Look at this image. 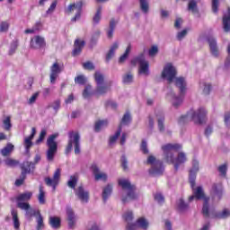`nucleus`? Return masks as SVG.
I'll return each mask as SVG.
<instances>
[{"label":"nucleus","instance_id":"4d7b16f0","mask_svg":"<svg viewBox=\"0 0 230 230\" xmlns=\"http://www.w3.org/2000/svg\"><path fill=\"white\" fill-rule=\"evenodd\" d=\"M47 134H48V131L46 129H41V131L40 133V137L36 140V145H40V143H42V141H44Z\"/></svg>","mask_w":230,"mask_h":230},{"label":"nucleus","instance_id":"052dcab7","mask_svg":"<svg viewBox=\"0 0 230 230\" xmlns=\"http://www.w3.org/2000/svg\"><path fill=\"white\" fill-rule=\"evenodd\" d=\"M18 46L19 43L17 40L13 41L9 49V55H13V53H15L17 50Z\"/></svg>","mask_w":230,"mask_h":230},{"label":"nucleus","instance_id":"4be33fe9","mask_svg":"<svg viewBox=\"0 0 230 230\" xmlns=\"http://www.w3.org/2000/svg\"><path fill=\"white\" fill-rule=\"evenodd\" d=\"M85 46V41L82 40H75L74 43V50L72 52L73 57H78L82 53V49Z\"/></svg>","mask_w":230,"mask_h":230},{"label":"nucleus","instance_id":"a18cd8bd","mask_svg":"<svg viewBox=\"0 0 230 230\" xmlns=\"http://www.w3.org/2000/svg\"><path fill=\"white\" fill-rule=\"evenodd\" d=\"M157 121H158V128L160 132L164 131V115L161 114L160 116H157Z\"/></svg>","mask_w":230,"mask_h":230},{"label":"nucleus","instance_id":"a878e982","mask_svg":"<svg viewBox=\"0 0 230 230\" xmlns=\"http://www.w3.org/2000/svg\"><path fill=\"white\" fill-rule=\"evenodd\" d=\"M111 86L107 84H99L96 86L95 94H98V96H104V94H107V93H110Z\"/></svg>","mask_w":230,"mask_h":230},{"label":"nucleus","instance_id":"3c124183","mask_svg":"<svg viewBox=\"0 0 230 230\" xmlns=\"http://www.w3.org/2000/svg\"><path fill=\"white\" fill-rule=\"evenodd\" d=\"M3 124H4V130H10V128H12V119L10 116H7L4 120H3Z\"/></svg>","mask_w":230,"mask_h":230},{"label":"nucleus","instance_id":"39448f33","mask_svg":"<svg viewBox=\"0 0 230 230\" xmlns=\"http://www.w3.org/2000/svg\"><path fill=\"white\" fill-rule=\"evenodd\" d=\"M119 186H121L122 190H127V195L122 196L121 201L123 204H128L130 200H137V194H136V185L130 184L128 180H119Z\"/></svg>","mask_w":230,"mask_h":230},{"label":"nucleus","instance_id":"6e6552de","mask_svg":"<svg viewBox=\"0 0 230 230\" xmlns=\"http://www.w3.org/2000/svg\"><path fill=\"white\" fill-rule=\"evenodd\" d=\"M146 164H151V169L149 170L150 175H163L164 167L163 166V162L161 160H157L155 159V156L150 155L147 158Z\"/></svg>","mask_w":230,"mask_h":230},{"label":"nucleus","instance_id":"ea45409f","mask_svg":"<svg viewBox=\"0 0 230 230\" xmlns=\"http://www.w3.org/2000/svg\"><path fill=\"white\" fill-rule=\"evenodd\" d=\"M38 200L40 204H46V192L44 191V187L40 186V193L38 195Z\"/></svg>","mask_w":230,"mask_h":230},{"label":"nucleus","instance_id":"f3484780","mask_svg":"<svg viewBox=\"0 0 230 230\" xmlns=\"http://www.w3.org/2000/svg\"><path fill=\"white\" fill-rule=\"evenodd\" d=\"M60 73H62V67H60L58 62L54 63L50 66V84H53L57 82V78H58Z\"/></svg>","mask_w":230,"mask_h":230},{"label":"nucleus","instance_id":"473e14b6","mask_svg":"<svg viewBox=\"0 0 230 230\" xmlns=\"http://www.w3.org/2000/svg\"><path fill=\"white\" fill-rule=\"evenodd\" d=\"M33 196V193L31 192H24L20 194L16 200L17 202H28V200H31V197Z\"/></svg>","mask_w":230,"mask_h":230},{"label":"nucleus","instance_id":"0eeeda50","mask_svg":"<svg viewBox=\"0 0 230 230\" xmlns=\"http://www.w3.org/2000/svg\"><path fill=\"white\" fill-rule=\"evenodd\" d=\"M57 137H58V133L50 135L47 138V160L53 161L55 159V155L58 150V143H57Z\"/></svg>","mask_w":230,"mask_h":230},{"label":"nucleus","instance_id":"c9c22d12","mask_svg":"<svg viewBox=\"0 0 230 230\" xmlns=\"http://www.w3.org/2000/svg\"><path fill=\"white\" fill-rule=\"evenodd\" d=\"M13 145L8 143L6 145L5 147H4L2 150H1V155L4 156V157H6L8 155H10L12 154V152H13Z\"/></svg>","mask_w":230,"mask_h":230},{"label":"nucleus","instance_id":"79ce46f5","mask_svg":"<svg viewBox=\"0 0 230 230\" xmlns=\"http://www.w3.org/2000/svg\"><path fill=\"white\" fill-rule=\"evenodd\" d=\"M33 138L31 137H27L24 138L23 146H25V151L30 152V148L33 146V142L31 141Z\"/></svg>","mask_w":230,"mask_h":230},{"label":"nucleus","instance_id":"ddd939ff","mask_svg":"<svg viewBox=\"0 0 230 230\" xmlns=\"http://www.w3.org/2000/svg\"><path fill=\"white\" fill-rule=\"evenodd\" d=\"M58 181H60V169H57L54 172L53 178L46 177L45 184L53 188V191L57 190V186H58Z\"/></svg>","mask_w":230,"mask_h":230},{"label":"nucleus","instance_id":"6e6d98bb","mask_svg":"<svg viewBox=\"0 0 230 230\" xmlns=\"http://www.w3.org/2000/svg\"><path fill=\"white\" fill-rule=\"evenodd\" d=\"M40 26H42V24L40 23V22H38L32 29L25 30V33H35L36 31H39V30H40Z\"/></svg>","mask_w":230,"mask_h":230},{"label":"nucleus","instance_id":"423d86ee","mask_svg":"<svg viewBox=\"0 0 230 230\" xmlns=\"http://www.w3.org/2000/svg\"><path fill=\"white\" fill-rule=\"evenodd\" d=\"M75 149V154L78 155L80 154V133L75 131L68 132V144L65 150V154H69L71 150Z\"/></svg>","mask_w":230,"mask_h":230},{"label":"nucleus","instance_id":"f704fd0d","mask_svg":"<svg viewBox=\"0 0 230 230\" xmlns=\"http://www.w3.org/2000/svg\"><path fill=\"white\" fill-rule=\"evenodd\" d=\"M132 49V46L128 45L124 52L123 55H121L119 58V64H125V62L127 61V58H128V55H130V51Z\"/></svg>","mask_w":230,"mask_h":230},{"label":"nucleus","instance_id":"13d9d810","mask_svg":"<svg viewBox=\"0 0 230 230\" xmlns=\"http://www.w3.org/2000/svg\"><path fill=\"white\" fill-rule=\"evenodd\" d=\"M26 174H24V172H22L20 178L15 181V186H22V184H24Z\"/></svg>","mask_w":230,"mask_h":230},{"label":"nucleus","instance_id":"e2e57ef3","mask_svg":"<svg viewBox=\"0 0 230 230\" xmlns=\"http://www.w3.org/2000/svg\"><path fill=\"white\" fill-rule=\"evenodd\" d=\"M218 172L223 175V177H226L227 175V164H224L218 167Z\"/></svg>","mask_w":230,"mask_h":230},{"label":"nucleus","instance_id":"49530a36","mask_svg":"<svg viewBox=\"0 0 230 230\" xmlns=\"http://www.w3.org/2000/svg\"><path fill=\"white\" fill-rule=\"evenodd\" d=\"M47 109H53L55 111V114H57V112H58V111L60 110V101L58 100L49 104L47 106Z\"/></svg>","mask_w":230,"mask_h":230},{"label":"nucleus","instance_id":"09e8293b","mask_svg":"<svg viewBox=\"0 0 230 230\" xmlns=\"http://www.w3.org/2000/svg\"><path fill=\"white\" fill-rule=\"evenodd\" d=\"M177 208L180 211H186L188 209V204H186V202H184V199H180L177 201Z\"/></svg>","mask_w":230,"mask_h":230},{"label":"nucleus","instance_id":"2f4dec72","mask_svg":"<svg viewBox=\"0 0 230 230\" xmlns=\"http://www.w3.org/2000/svg\"><path fill=\"white\" fill-rule=\"evenodd\" d=\"M139 8L144 13L150 12V3L148 0H139Z\"/></svg>","mask_w":230,"mask_h":230},{"label":"nucleus","instance_id":"69168bd1","mask_svg":"<svg viewBox=\"0 0 230 230\" xmlns=\"http://www.w3.org/2000/svg\"><path fill=\"white\" fill-rule=\"evenodd\" d=\"M140 150L143 152V154L146 155L148 154V144L146 142V140H142Z\"/></svg>","mask_w":230,"mask_h":230},{"label":"nucleus","instance_id":"393cba45","mask_svg":"<svg viewBox=\"0 0 230 230\" xmlns=\"http://www.w3.org/2000/svg\"><path fill=\"white\" fill-rule=\"evenodd\" d=\"M223 30L226 33L230 31V7H228L227 13L223 15Z\"/></svg>","mask_w":230,"mask_h":230},{"label":"nucleus","instance_id":"2eb2a0df","mask_svg":"<svg viewBox=\"0 0 230 230\" xmlns=\"http://www.w3.org/2000/svg\"><path fill=\"white\" fill-rule=\"evenodd\" d=\"M31 47L33 49H42L46 48V40L41 36H35L31 40Z\"/></svg>","mask_w":230,"mask_h":230},{"label":"nucleus","instance_id":"774afa93","mask_svg":"<svg viewBox=\"0 0 230 230\" xmlns=\"http://www.w3.org/2000/svg\"><path fill=\"white\" fill-rule=\"evenodd\" d=\"M218 6H219L218 0H212V12H213V13H218Z\"/></svg>","mask_w":230,"mask_h":230},{"label":"nucleus","instance_id":"864d4df0","mask_svg":"<svg viewBox=\"0 0 230 230\" xmlns=\"http://www.w3.org/2000/svg\"><path fill=\"white\" fill-rule=\"evenodd\" d=\"M124 219L126 222H128V225H132V220H134V214L132 213V211H128L124 214Z\"/></svg>","mask_w":230,"mask_h":230},{"label":"nucleus","instance_id":"1a4fd4ad","mask_svg":"<svg viewBox=\"0 0 230 230\" xmlns=\"http://www.w3.org/2000/svg\"><path fill=\"white\" fill-rule=\"evenodd\" d=\"M131 64L133 66H136L137 64H138L139 75H144L145 76H148L150 75V70H149L150 64L148 63V61H146V59H145V54L142 53L138 57L132 59Z\"/></svg>","mask_w":230,"mask_h":230},{"label":"nucleus","instance_id":"4468645a","mask_svg":"<svg viewBox=\"0 0 230 230\" xmlns=\"http://www.w3.org/2000/svg\"><path fill=\"white\" fill-rule=\"evenodd\" d=\"M199 163L197 159H193L192 168L190 170V176H189V181L192 188L193 186H195V181L197 179V173H199Z\"/></svg>","mask_w":230,"mask_h":230},{"label":"nucleus","instance_id":"338daca9","mask_svg":"<svg viewBox=\"0 0 230 230\" xmlns=\"http://www.w3.org/2000/svg\"><path fill=\"white\" fill-rule=\"evenodd\" d=\"M159 53V48L157 46H153L148 51L149 57H155V55Z\"/></svg>","mask_w":230,"mask_h":230},{"label":"nucleus","instance_id":"20e7f679","mask_svg":"<svg viewBox=\"0 0 230 230\" xmlns=\"http://www.w3.org/2000/svg\"><path fill=\"white\" fill-rule=\"evenodd\" d=\"M193 190V195L189 198L190 202L197 199V200H200L203 199L204 203H203V208H202V213L204 217L208 218L209 217V198L206 197L204 195V190L202 187H198L195 189V185L192 187Z\"/></svg>","mask_w":230,"mask_h":230},{"label":"nucleus","instance_id":"c85d7f7f","mask_svg":"<svg viewBox=\"0 0 230 230\" xmlns=\"http://www.w3.org/2000/svg\"><path fill=\"white\" fill-rule=\"evenodd\" d=\"M94 81L96 83V85H103L105 84V75L102 73L97 71L93 75Z\"/></svg>","mask_w":230,"mask_h":230},{"label":"nucleus","instance_id":"a19ab883","mask_svg":"<svg viewBox=\"0 0 230 230\" xmlns=\"http://www.w3.org/2000/svg\"><path fill=\"white\" fill-rule=\"evenodd\" d=\"M76 184H78V177L76 175L70 176V179L67 181L68 188L75 190V188H76Z\"/></svg>","mask_w":230,"mask_h":230},{"label":"nucleus","instance_id":"aec40b11","mask_svg":"<svg viewBox=\"0 0 230 230\" xmlns=\"http://www.w3.org/2000/svg\"><path fill=\"white\" fill-rule=\"evenodd\" d=\"M66 215H67L69 229H75V226H76V216L75 215L73 208H71L70 207H67Z\"/></svg>","mask_w":230,"mask_h":230},{"label":"nucleus","instance_id":"0e129e2a","mask_svg":"<svg viewBox=\"0 0 230 230\" xmlns=\"http://www.w3.org/2000/svg\"><path fill=\"white\" fill-rule=\"evenodd\" d=\"M58 1L57 0H54L52 2V4H50L49 8L47 10L46 13L48 15H49V13H53V12H55L56 8H57V4H58Z\"/></svg>","mask_w":230,"mask_h":230},{"label":"nucleus","instance_id":"72a5a7b5","mask_svg":"<svg viewBox=\"0 0 230 230\" xmlns=\"http://www.w3.org/2000/svg\"><path fill=\"white\" fill-rule=\"evenodd\" d=\"M11 215L13 217V227L18 230L21 227V222L19 221V216L17 214V210L13 209L11 211Z\"/></svg>","mask_w":230,"mask_h":230},{"label":"nucleus","instance_id":"c756f323","mask_svg":"<svg viewBox=\"0 0 230 230\" xmlns=\"http://www.w3.org/2000/svg\"><path fill=\"white\" fill-rule=\"evenodd\" d=\"M49 224L52 229H60V217H50L49 219Z\"/></svg>","mask_w":230,"mask_h":230},{"label":"nucleus","instance_id":"cd10ccee","mask_svg":"<svg viewBox=\"0 0 230 230\" xmlns=\"http://www.w3.org/2000/svg\"><path fill=\"white\" fill-rule=\"evenodd\" d=\"M134 225L137 226V227H140V229H144V230L148 229V226H149L148 221L145 217H140L137 220L136 223L131 224V226H134Z\"/></svg>","mask_w":230,"mask_h":230},{"label":"nucleus","instance_id":"bb28decb","mask_svg":"<svg viewBox=\"0 0 230 230\" xmlns=\"http://www.w3.org/2000/svg\"><path fill=\"white\" fill-rule=\"evenodd\" d=\"M111 195H112V184H108L102 189V200L104 203L109 200V197H111Z\"/></svg>","mask_w":230,"mask_h":230},{"label":"nucleus","instance_id":"f03ea898","mask_svg":"<svg viewBox=\"0 0 230 230\" xmlns=\"http://www.w3.org/2000/svg\"><path fill=\"white\" fill-rule=\"evenodd\" d=\"M174 85H176L180 91V96H176L175 93L173 91H171L167 94L168 100H170L172 103V106L177 109V107H180V105L182 104V98H184V94H186V78L180 76V77H174Z\"/></svg>","mask_w":230,"mask_h":230},{"label":"nucleus","instance_id":"bf43d9fd","mask_svg":"<svg viewBox=\"0 0 230 230\" xmlns=\"http://www.w3.org/2000/svg\"><path fill=\"white\" fill-rule=\"evenodd\" d=\"M75 82L79 85H84L85 82H87V79H85V76L84 75H78L75 78Z\"/></svg>","mask_w":230,"mask_h":230},{"label":"nucleus","instance_id":"603ef678","mask_svg":"<svg viewBox=\"0 0 230 230\" xmlns=\"http://www.w3.org/2000/svg\"><path fill=\"white\" fill-rule=\"evenodd\" d=\"M101 31H97L94 32L93 36L91 40V48H93V46H96V43L98 42V39H100Z\"/></svg>","mask_w":230,"mask_h":230},{"label":"nucleus","instance_id":"b1692460","mask_svg":"<svg viewBox=\"0 0 230 230\" xmlns=\"http://www.w3.org/2000/svg\"><path fill=\"white\" fill-rule=\"evenodd\" d=\"M22 173L24 175H28V173H31V170H35V164L32 162H23L21 164Z\"/></svg>","mask_w":230,"mask_h":230},{"label":"nucleus","instance_id":"7c9ffc66","mask_svg":"<svg viewBox=\"0 0 230 230\" xmlns=\"http://www.w3.org/2000/svg\"><path fill=\"white\" fill-rule=\"evenodd\" d=\"M116 24H118V22H116V20H114V18H112L110 21V28L107 31L108 39H112V37L114 35V30H116Z\"/></svg>","mask_w":230,"mask_h":230},{"label":"nucleus","instance_id":"5fc2aeb1","mask_svg":"<svg viewBox=\"0 0 230 230\" xmlns=\"http://www.w3.org/2000/svg\"><path fill=\"white\" fill-rule=\"evenodd\" d=\"M31 207V205H30V203L28 202H22V201L17 202V208H19V209H22V211H27V209H29Z\"/></svg>","mask_w":230,"mask_h":230},{"label":"nucleus","instance_id":"de8ad7c7","mask_svg":"<svg viewBox=\"0 0 230 230\" xmlns=\"http://www.w3.org/2000/svg\"><path fill=\"white\" fill-rule=\"evenodd\" d=\"M229 217H230V211L229 209H226V208L223 209L222 212H219L216 215V218H222V219L229 218Z\"/></svg>","mask_w":230,"mask_h":230},{"label":"nucleus","instance_id":"f257e3e1","mask_svg":"<svg viewBox=\"0 0 230 230\" xmlns=\"http://www.w3.org/2000/svg\"><path fill=\"white\" fill-rule=\"evenodd\" d=\"M181 148H182V146L179 144H167L162 146L164 159L166 161V163H170V164L174 165L175 172H179L181 164H184V163L188 161L186 154L183 152H180L176 158L173 157V153L179 152Z\"/></svg>","mask_w":230,"mask_h":230},{"label":"nucleus","instance_id":"8fccbe9b","mask_svg":"<svg viewBox=\"0 0 230 230\" xmlns=\"http://www.w3.org/2000/svg\"><path fill=\"white\" fill-rule=\"evenodd\" d=\"M4 164H6V166H9L10 168H13L17 166V164H19V161L12 158H7L4 160Z\"/></svg>","mask_w":230,"mask_h":230},{"label":"nucleus","instance_id":"f8f14e48","mask_svg":"<svg viewBox=\"0 0 230 230\" xmlns=\"http://www.w3.org/2000/svg\"><path fill=\"white\" fill-rule=\"evenodd\" d=\"M75 197H77V199L80 200L81 204H87L90 199L89 190L80 185L75 189Z\"/></svg>","mask_w":230,"mask_h":230},{"label":"nucleus","instance_id":"4c0bfd02","mask_svg":"<svg viewBox=\"0 0 230 230\" xmlns=\"http://www.w3.org/2000/svg\"><path fill=\"white\" fill-rule=\"evenodd\" d=\"M121 130H122V126L121 124L119 126L118 130L115 132L113 136L110 137V145H114L116 141H118V137L121 136Z\"/></svg>","mask_w":230,"mask_h":230},{"label":"nucleus","instance_id":"412c9836","mask_svg":"<svg viewBox=\"0 0 230 230\" xmlns=\"http://www.w3.org/2000/svg\"><path fill=\"white\" fill-rule=\"evenodd\" d=\"M212 195L213 197H217L218 200H222V197H224V187L220 183H214L212 185Z\"/></svg>","mask_w":230,"mask_h":230},{"label":"nucleus","instance_id":"37998d69","mask_svg":"<svg viewBox=\"0 0 230 230\" xmlns=\"http://www.w3.org/2000/svg\"><path fill=\"white\" fill-rule=\"evenodd\" d=\"M102 20V6L98 7L95 15L93 16V24H99Z\"/></svg>","mask_w":230,"mask_h":230},{"label":"nucleus","instance_id":"58836bf2","mask_svg":"<svg viewBox=\"0 0 230 230\" xmlns=\"http://www.w3.org/2000/svg\"><path fill=\"white\" fill-rule=\"evenodd\" d=\"M108 125H109L108 120H98L95 123L94 130H95V132H100V130H102V128H105V127H107Z\"/></svg>","mask_w":230,"mask_h":230},{"label":"nucleus","instance_id":"9d476101","mask_svg":"<svg viewBox=\"0 0 230 230\" xmlns=\"http://www.w3.org/2000/svg\"><path fill=\"white\" fill-rule=\"evenodd\" d=\"M84 4H85V2L84 0H80L76 4H70L67 9H66V13H73L75 10H77L75 17L71 19L72 22H76V21H78L82 16V8Z\"/></svg>","mask_w":230,"mask_h":230},{"label":"nucleus","instance_id":"5701e85b","mask_svg":"<svg viewBox=\"0 0 230 230\" xmlns=\"http://www.w3.org/2000/svg\"><path fill=\"white\" fill-rule=\"evenodd\" d=\"M187 10L191 12L193 15L200 17V13L199 11V5H197V0H190L188 4Z\"/></svg>","mask_w":230,"mask_h":230},{"label":"nucleus","instance_id":"c03bdc74","mask_svg":"<svg viewBox=\"0 0 230 230\" xmlns=\"http://www.w3.org/2000/svg\"><path fill=\"white\" fill-rule=\"evenodd\" d=\"M200 87L203 88V94H205L206 96H208V94L211 93V84L203 82L201 83Z\"/></svg>","mask_w":230,"mask_h":230},{"label":"nucleus","instance_id":"680f3d73","mask_svg":"<svg viewBox=\"0 0 230 230\" xmlns=\"http://www.w3.org/2000/svg\"><path fill=\"white\" fill-rule=\"evenodd\" d=\"M91 89H92V86L91 85H87L84 92H83V97L84 98V100H87V98H90L91 97Z\"/></svg>","mask_w":230,"mask_h":230},{"label":"nucleus","instance_id":"dca6fc26","mask_svg":"<svg viewBox=\"0 0 230 230\" xmlns=\"http://www.w3.org/2000/svg\"><path fill=\"white\" fill-rule=\"evenodd\" d=\"M207 40L209 46L211 55L214 56L216 58H218L220 55V50L218 49V44L217 43V39L213 37H208Z\"/></svg>","mask_w":230,"mask_h":230},{"label":"nucleus","instance_id":"9b49d317","mask_svg":"<svg viewBox=\"0 0 230 230\" xmlns=\"http://www.w3.org/2000/svg\"><path fill=\"white\" fill-rule=\"evenodd\" d=\"M175 76H177V69L172 64H167L162 72V78L167 80L168 84H172Z\"/></svg>","mask_w":230,"mask_h":230},{"label":"nucleus","instance_id":"a211bd4d","mask_svg":"<svg viewBox=\"0 0 230 230\" xmlns=\"http://www.w3.org/2000/svg\"><path fill=\"white\" fill-rule=\"evenodd\" d=\"M33 217H36V223L39 226V218H43L42 214H40V210H36L35 208H31V207L25 210V218L27 220L31 221Z\"/></svg>","mask_w":230,"mask_h":230},{"label":"nucleus","instance_id":"7ed1b4c3","mask_svg":"<svg viewBox=\"0 0 230 230\" xmlns=\"http://www.w3.org/2000/svg\"><path fill=\"white\" fill-rule=\"evenodd\" d=\"M206 109L199 108L196 111H191L190 113L181 116L179 119L180 125H184V123H188V121H194V123H198L199 125H202V123L206 120Z\"/></svg>","mask_w":230,"mask_h":230},{"label":"nucleus","instance_id":"e433bc0d","mask_svg":"<svg viewBox=\"0 0 230 230\" xmlns=\"http://www.w3.org/2000/svg\"><path fill=\"white\" fill-rule=\"evenodd\" d=\"M134 82V75L130 72L125 74L122 76V83L125 84V85H128Z\"/></svg>","mask_w":230,"mask_h":230},{"label":"nucleus","instance_id":"6ab92c4d","mask_svg":"<svg viewBox=\"0 0 230 230\" xmlns=\"http://www.w3.org/2000/svg\"><path fill=\"white\" fill-rule=\"evenodd\" d=\"M92 172L94 175L95 181H107V173L100 172V167L97 164H92Z\"/></svg>","mask_w":230,"mask_h":230}]
</instances>
